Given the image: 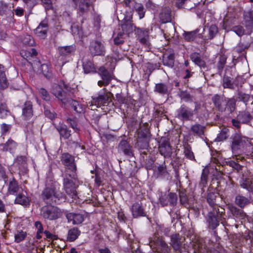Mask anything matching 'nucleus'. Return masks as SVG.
I'll use <instances>...</instances> for the list:
<instances>
[{"label": "nucleus", "mask_w": 253, "mask_h": 253, "mask_svg": "<svg viewBox=\"0 0 253 253\" xmlns=\"http://www.w3.org/2000/svg\"><path fill=\"white\" fill-rule=\"evenodd\" d=\"M52 93L64 105H71L76 112H84L85 109L84 106L72 98L73 93L69 91L67 86L64 83L54 84L52 86Z\"/></svg>", "instance_id": "f257e3e1"}, {"label": "nucleus", "mask_w": 253, "mask_h": 253, "mask_svg": "<svg viewBox=\"0 0 253 253\" xmlns=\"http://www.w3.org/2000/svg\"><path fill=\"white\" fill-rule=\"evenodd\" d=\"M41 197L43 201L48 204H59L66 199L64 194L53 187H45Z\"/></svg>", "instance_id": "f03ea898"}, {"label": "nucleus", "mask_w": 253, "mask_h": 253, "mask_svg": "<svg viewBox=\"0 0 253 253\" xmlns=\"http://www.w3.org/2000/svg\"><path fill=\"white\" fill-rule=\"evenodd\" d=\"M212 101L215 107L221 112L227 114L233 113L236 108V100L234 98H226L223 96L215 95Z\"/></svg>", "instance_id": "7ed1b4c3"}, {"label": "nucleus", "mask_w": 253, "mask_h": 253, "mask_svg": "<svg viewBox=\"0 0 253 253\" xmlns=\"http://www.w3.org/2000/svg\"><path fill=\"white\" fill-rule=\"evenodd\" d=\"M13 11L7 4L0 3V24L8 27L13 25L15 22Z\"/></svg>", "instance_id": "20e7f679"}, {"label": "nucleus", "mask_w": 253, "mask_h": 253, "mask_svg": "<svg viewBox=\"0 0 253 253\" xmlns=\"http://www.w3.org/2000/svg\"><path fill=\"white\" fill-rule=\"evenodd\" d=\"M76 49V46L74 45L59 47L56 65H59L62 67L69 61V58L72 54H74Z\"/></svg>", "instance_id": "39448f33"}, {"label": "nucleus", "mask_w": 253, "mask_h": 253, "mask_svg": "<svg viewBox=\"0 0 253 253\" xmlns=\"http://www.w3.org/2000/svg\"><path fill=\"white\" fill-rule=\"evenodd\" d=\"M41 215L45 220H54L62 216V212L57 207L45 206L41 209Z\"/></svg>", "instance_id": "423d86ee"}, {"label": "nucleus", "mask_w": 253, "mask_h": 253, "mask_svg": "<svg viewBox=\"0 0 253 253\" xmlns=\"http://www.w3.org/2000/svg\"><path fill=\"white\" fill-rule=\"evenodd\" d=\"M61 161L65 166L66 169L71 172V173L68 174L69 176L75 179L77 176V168L74 157L68 153H65L61 156Z\"/></svg>", "instance_id": "0eeeda50"}, {"label": "nucleus", "mask_w": 253, "mask_h": 253, "mask_svg": "<svg viewBox=\"0 0 253 253\" xmlns=\"http://www.w3.org/2000/svg\"><path fill=\"white\" fill-rule=\"evenodd\" d=\"M249 142L248 138L242 136L239 134H235L232 138L231 148L235 154H239L241 149Z\"/></svg>", "instance_id": "6e6552de"}, {"label": "nucleus", "mask_w": 253, "mask_h": 253, "mask_svg": "<svg viewBox=\"0 0 253 253\" xmlns=\"http://www.w3.org/2000/svg\"><path fill=\"white\" fill-rule=\"evenodd\" d=\"M89 51L93 56H104L106 49L104 43L99 40H93L90 42Z\"/></svg>", "instance_id": "1a4fd4ad"}, {"label": "nucleus", "mask_w": 253, "mask_h": 253, "mask_svg": "<svg viewBox=\"0 0 253 253\" xmlns=\"http://www.w3.org/2000/svg\"><path fill=\"white\" fill-rule=\"evenodd\" d=\"M132 11L133 9L129 12H126V14H125L122 20L121 27L123 31L122 33L124 34V35H129L132 33L134 28H135V29L136 28L133 26L132 23Z\"/></svg>", "instance_id": "9d476101"}, {"label": "nucleus", "mask_w": 253, "mask_h": 253, "mask_svg": "<svg viewBox=\"0 0 253 253\" xmlns=\"http://www.w3.org/2000/svg\"><path fill=\"white\" fill-rule=\"evenodd\" d=\"M193 116V110L184 104L176 111V117L183 122L192 120Z\"/></svg>", "instance_id": "9b49d317"}, {"label": "nucleus", "mask_w": 253, "mask_h": 253, "mask_svg": "<svg viewBox=\"0 0 253 253\" xmlns=\"http://www.w3.org/2000/svg\"><path fill=\"white\" fill-rule=\"evenodd\" d=\"M68 174H66L63 179V187L66 193L72 198H75L77 195L76 187L73 180H76L77 177L69 179Z\"/></svg>", "instance_id": "f8f14e48"}, {"label": "nucleus", "mask_w": 253, "mask_h": 253, "mask_svg": "<svg viewBox=\"0 0 253 253\" xmlns=\"http://www.w3.org/2000/svg\"><path fill=\"white\" fill-rule=\"evenodd\" d=\"M111 93H105L99 94L98 96L92 98L90 106H95L97 108L104 106L105 104L109 102Z\"/></svg>", "instance_id": "ddd939ff"}, {"label": "nucleus", "mask_w": 253, "mask_h": 253, "mask_svg": "<svg viewBox=\"0 0 253 253\" xmlns=\"http://www.w3.org/2000/svg\"><path fill=\"white\" fill-rule=\"evenodd\" d=\"M135 32L137 40L142 44H149L150 31L148 29L137 28L135 29Z\"/></svg>", "instance_id": "4468645a"}, {"label": "nucleus", "mask_w": 253, "mask_h": 253, "mask_svg": "<svg viewBox=\"0 0 253 253\" xmlns=\"http://www.w3.org/2000/svg\"><path fill=\"white\" fill-rule=\"evenodd\" d=\"M160 204L163 206L169 205L174 207L177 204V196L174 193H169L168 195H162L159 198Z\"/></svg>", "instance_id": "2eb2a0df"}, {"label": "nucleus", "mask_w": 253, "mask_h": 253, "mask_svg": "<svg viewBox=\"0 0 253 253\" xmlns=\"http://www.w3.org/2000/svg\"><path fill=\"white\" fill-rule=\"evenodd\" d=\"M76 4L78 13L80 16H83L87 13L89 7L91 6L90 0H72Z\"/></svg>", "instance_id": "dca6fc26"}, {"label": "nucleus", "mask_w": 253, "mask_h": 253, "mask_svg": "<svg viewBox=\"0 0 253 253\" xmlns=\"http://www.w3.org/2000/svg\"><path fill=\"white\" fill-rule=\"evenodd\" d=\"M159 152L165 158L171 157L172 152L169 140L167 138H162L160 142Z\"/></svg>", "instance_id": "f3484780"}, {"label": "nucleus", "mask_w": 253, "mask_h": 253, "mask_svg": "<svg viewBox=\"0 0 253 253\" xmlns=\"http://www.w3.org/2000/svg\"><path fill=\"white\" fill-rule=\"evenodd\" d=\"M32 103L30 101H26L22 106L21 117L25 121H29L33 117Z\"/></svg>", "instance_id": "a211bd4d"}, {"label": "nucleus", "mask_w": 253, "mask_h": 253, "mask_svg": "<svg viewBox=\"0 0 253 253\" xmlns=\"http://www.w3.org/2000/svg\"><path fill=\"white\" fill-rule=\"evenodd\" d=\"M130 211L133 218L146 216V212L144 208L141 203H139V202L133 203L130 208Z\"/></svg>", "instance_id": "6ab92c4d"}, {"label": "nucleus", "mask_w": 253, "mask_h": 253, "mask_svg": "<svg viewBox=\"0 0 253 253\" xmlns=\"http://www.w3.org/2000/svg\"><path fill=\"white\" fill-rule=\"evenodd\" d=\"M48 30V25L46 20L42 21L39 25L35 29L34 32L37 37L44 39L46 37Z\"/></svg>", "instance_id": "aec40b11"}, {"label": "nucleus", "mask_w": 253, "mask_h": 253, "mask_svg": "<svg viewBox=\"0 0 253 253\" xmlns=\"http://www.w3.org/2000/svg\"><path fill=\"white\" fill-rule=\"evenodd\" d=\"M153 242L154 246L157 247L162 253H170V248L162 238L156 236L154 238Z\"/></svg>", "instance_id": "412c9836"}, {"label": "nucleus", "mask_w": 253, "mask_h": 253, "mask_svg": "<svg viewBox=\"0 0 253 253\" xmlns=\"http://www.w3.org/2000/svg\"><path fill=\"white\" fill-rule=\"evenodd\" d=\"M216 212L215 210L209 212L207 214V220L209 223V227L211 229H215L219 225V221L217 220V216L219 211Z\"/></svg>", "instance_id": "4be33fe9"}, {"label": "nucleus", "mask_w": 253, "mask_h": 253, "mask_svg": "<svg viewBox=\"0 0 253 253\" xmlns=\"http://www.w3.org/2000/svg\"><path fill=\"white\" fill-rule=\"evenodd\" d=\"M7 186V193L9 195H16L20 190H22V187L18 185L17 181L14 178L9 179Z\"/></svg>", "instance_id": "5701e85b"}, {"label": "nucleus", "mask_w": 253, "mask_h": 253, "mask_svg": "<svg viewBox=\"0 0 253 253\" xmlns=\"http://www.w3.org/2000/svg\"><path fill=\"white\" fill-rule=\"evenodd\" d=\"M66 218L68 222H72L73 224H81L84 220L83 214L79 213H69L66 214Z\"/></svg>", "instance_id": "b1692460"}, {"label": "nucleus", "mask_w": 253, "mask_h": 253, "mask_svg": "<svg viewBox=\"0 0 253 253\" xmlns=\"http://www.w3.org/2000/svg\"><path fill=\"white\" fill-rule=\"evenodd\" d=\"M99 71L102 80L105 82V86H107L110 83L112 80L114 79V76L104 67H100Z\"/></svg>", "instance_id": "393cba45"}, {"label": "nucleus", "mask_w": 253, "mask_h": 253, "mask_svg": "<svg viewBox=\"0 0 253 253\" xmlns=\"http://www.w3.org/2000/svg\"><path fill=\"white\" fill-rule=\"evenodd\" d=\"M118 151L122 152L125 155L131 156L132 155V152L131 149V146L128 142L126 140H122L120 141L118 145Z\"/></svg>", "instance_id": "a878e982"}, {"label": "nucleus", "mask_w": 253, "mask_h": 253, "mask_svg": "<svg viewBox=\"0 0 253 253\" xmlns=\"http://www.w3.org/2000/svg\"><path fill=\"white\" fill-rule=\"evenodd\" d=\"M182 243V238L179 234H175L171 236L170 244L175 251H180Z\"/></svg>", "instance_id": "bb28decb"}, {"label": "nucleus", "mask_w": 253, "mask_h": 253, "mask_svg": "<svg viewBox=\"0 0 253 253\" xmlns=\"http://www.w3.org/2000/svg\"><path fill=\"white\" fill-rule=\"evenodd\" d=\"M16 197L14 200V203L17 204L21 205L23 206H28L30 205V200L29 198L23 192H19L17 195H15Z\"/></svg>", "instance_id": "cd10ccee"}, {"label": "nucleus", "mask_w": 253, "mask_h": 253, "mask_svg": "<svg viewBox=\"0 0 253 253\" xmlns=\"http://www.w3.org/2000/svg\"><path fill=\"white\" fill-rule=\"evenodd\" d=\"M190 59L197 65L201 68L206 67L205 62L201 58L200 54L198 52H193L190 55Z\"/></svg>", "instance_id": "c85d7f7f"}, {"label": "nucleus", "mask_w": 253, "mask_h": 253, "mask_svg": "<svg viewBox=\"0 0 253 253\" xmlns=\"http://www.w3.org/2000/svg\"><path fill=\"white\" fill-rule=\"evenodd\" d=\"M160 18L162 23H165L171 20V10L168 7H166L162 9L160 14Z\"/></svg>", "instance_id": "c756f323"}, {"label": "nucleus", "mask_w": 253, "mask_h": 253, "mask_svg": "<svg viewBox=\"0 0 253 253\" xmlns=\"http://www.w3.org/2000/svg\"><path fill=\"white\" fill-rule=\"evenodd\" d=\"M83 67L85 74L96 72L95 66L91 60L83 59Z\"/></svg>", "instance_id": "7c9ffc66"}, {"label": "nucleus", "mask_w": 253, "mask_h": 253, "mask_svg": "<svg viewBox=\"0 0 253 253\" xmlns=\"http://www.w3.org/2000/svg\"><path fill=\"white\" fill-rule=\"evenodd\" d=\"M56 129L60 135V137L64 139H68L71 136V130L65 125L61 124L56 127Z\"/></svg>", "instance_id": "2f4dec72"}, {"label": "nucleus", "mask_w": 253, "mask_h": 253, "mask_svg": "<svg viewBox=\"0 0 253 253\" xmlns=\"http://www.w3.org/2000/svg\"><path fill=\"white\" fill-rule=\"evenodd\" d=\"M216 197V194L214 192H209L208 194L207 197V201L210 206L212 208V210H215L216 213L218 212V208L215 204V198Z\"/></svg>", "instance_id": "473e14b6"}, {"label": "nucleus", "mask_w": 253, "mask_h": 253, "mask_svg": "<svg viewBox=\"0 0 253 253\" xmlns=\"http://www.w3.org/2000/svg\"><path fill=\"white\" fill-rule=\"evenodd\" d=\"M2 150L4 151H9L12 153L17 147L16 143L11 139H9L4 144L1 145Z\"/></svg>", "instance_id": "72a5a7b5"}, {"label": "nucleus", "mask_w": 253, "mask_h": 253, "mask_svg": "<svg viewBox=\"0 0 253 253\" xmlns=\"http://www.w3.org/2000/svg\"><path fill=\"white\" fill-rule=\"evenodd\" d=\"M244 19L246 27H252L253 26V12L252 10L244 11Z\"/></svg>", "instance_id": "f704fd0d"}, {"label": "nucleus", "mask_w": 253, "mask_h": 253, "mask_svg": "<svg viewBox=\"0 0 253 253\" xmlns=\"http://www.w3.org/2000/svg\"><path fill=\"white\" fill-rule=\"evenodd\" d=\"M154 91L161 94H167L169 93V87L165 83H158L155 84Z\"/></svg>", "instance_id": "c9c22d12"}, {"label": "nucleus", "mask_w": 253, "mask_h": 253, "mask_svg": "<svg viewBox=\"0 0 253 253\" xmlns=\"http://www.w3.org/2000/svg\"><path fill=\"white\" fill-rule=\"evenodd\" d=\"M149 130L145 126H141L137 130V139H148Z\"/></svg>", "instance_id": "e433bc0d"}, {"label": "nucleus", "mask_w": 253, "mask_h": 253, "mask_svg": "<svg viewBox=\"0 0 253 253\" xmlns=\"http://www.w3.org/2000/svg\"><path fill=\"white\" fill-rule=\"evenodd\" d=\"M237 119L241 123H247L250 121L252 119L250 114L248 112H241L237 115Z\"/></svg>", "instance_id": "4c0bfd02"}, {"label": "nucleus", "mask_w": 253, "mask_h": 253, "mask_svg": "<svg viewBox=\"0 0 253 253\" xmlns=\"http://www.w3.org/2000/svg\"><path fill=\"white\" fill-rule=\"evenodd\" d=\"M80 231L77 228L73 227L70 229L68 233V240L70 242L74 241L80 235Z\"/></svg>", "instance_id": "58836bf2"}, {"label": "nucleus", "mask_w": 253, "mask_h": 253, "mask_svg": "<svg viewBox=\"0 0 253 253\" xmlns=\"http://www.w3.org/2000/svg\"><path fill=\"white\" fill-rule=\"evenodd\" d=\"M205 127L199 124H196L191 126V131L195 134L201 136L204 133Z\"/></svg>", "instance_id": "ea45409f"}, {"label": "nucleus", "mask_w": 253, "mask_h": 253, "mask_svg": "<svg viewBox=\"0 0 253 253\" xmlns=\"http://www.w3.org/2000/svg\"><path fill=\"white\" fill-rule=\"evenodd\" d=\"M236 204L240 207L243 208L249 204V200L243 196L238 195L235 199Z\"/></svg>", "instance_id": "a19ab883"}, {"label": "nucleus", "mask_w": 253, "mask_h": 253, "mask_svg": "<svg viewBox=\"0 0 253 253\" xmlns=\"http://www.w3.org/2000/svg\"><path fill=\"white\" fill-rule=\"evenodd\" d=\"M157 68H158L157 64L147 63L145 65V75H147L148 80H149L150 76L152 73Z\"/></svg>", "instance_id": "79ce46f5"}, {"label": "nucleus", "mask_w": 253, "mask_h": 253, "mask_svg": "<svg viewBox=\"0 0 253 253\" xmlns=\"http://www.w3.org/2000/svg\"><path fill=\"white\" fill-rule=\"evenodd\" d=\"M163 64L169 67H173L174 64V54L170 53L167 57H164L163 60Z\"/></svg>", "instance_id": "37998d69"}, {"label": "nucleus", "mask_w": 253, "mask_h": 253, "mask_svg": "<svg viewBox=\"0 0 253 253\" xmlns=\"http://www.w3.org/2000/svg\"><path fill=\"white\" fill-rule=\"evenodd\" d=\"M134 8L138 14L140 19H141L144 17L145 9L141 3L135 2V4L134 5Z\"/></svg>", "instance_id": "c03bdc74"}, {"label": "nucleus", "mask_w": 253, "mask_h": 253, "mask_svg": "<svg viewBox=\"0 0 253 253\" xmlns=\"http://www.w3.org/2000/svg\"><path fill=\"white\" fill-rule=\"evenodd\" d=\"M158 176L162 178H168L169 173L167 171V167L165 164L160 165L158 167Z\"/></svg>", "instance_id": "a18cd8bd"}, {"label": "nucleus", "mask_w": 253, "mask_h": 253, "mask_svg": "<svg viewBox=\"0 0 253 253\" xmlns=\"http://www.w3.org/2000/svg\"><path fill=\"white\" fill-rule=\"evenodd\" d=\"M67 121L76 132H79L80 129L78 127V121L77 118L76 117L68 118L67 119Z\"/></svg>", "instance_id": "49530a36"}, {"label": "nucleus", "mask_w": 253, "mask_h": 253, "mask_svg": "<svg viewBox=\"0 0 253 253\" xmlns=\"http://www.w3.org/2000/svg\"><path fill=\"white\" fill-rule=\"evenodd\" d=\"M227 58V56L224 54H220L219 55L218 61L217 63V68L219 72L222 71L226 64Z\"/></svg>", "instance_id": "de8ad7c7"}, {"label": "nucleus", "mask_w": 253, "mask_h": 253, "mask_svg": "<svg viewBox=\"0 0 253 253\" xmlns=\"http://www.w3.org/2000/svg\"><path fill=\"white\" fill-rule=\"evenodd\" d=\"M180 202L185 207L189 206L188 198L185 190H181L179 193Z\"/></svg>", "instance_id": "09e8293b"}, {"label": "nucleus", "mask_w": 253, "mask_h": 253, "mask_svg": "<svg viewBox=\"0 0 253 253\" xmlns=\"http://www.w3.org/2000/svg\"><path fill=\"white\" fill-rule=\"evenodd\" d=\"M22 42L25 45L32 46L35 45V42L34 38L30 35H25L22 38Z\"/></svg>", "instance_id": "8fccbe9b"}, {"label": "nucleus", "mask_w": 253, "mask_h": 253, "mask_svg": "<svg viewBox=\"0 0 253 253\" xmlns=\"http://www.w3.org/2000/svg\"><path fill=\"white\" fill-rule=\"evenodd\" d=\"M10 114L5 102L0 103V118H4Z\"/></svg>", "instance_id": "3c124183"}, {"label": "nucleus", "mask_w": 253, "mask_h": 253, "mask_svg": "<svg viewBox=\"0 0 253 253\" xmlns=\"http://www.w3.org/2000/svg\"><path fill=\"white\" fill-rule=\"evenodd\" d=\"M9 85L8 81L6 77L5 72L0 74V88L5 89Z\"/></svg>", "instance_id": "603ef678"}, {"label": "nucleus", "mask_w": 253, "mask_h": 253, "mask_svg": "<svg viewBox=\"0 0 253 253\" xmlns=\"http://www.w3.org/2000/svg\"><path fill=\"white\" fill-rule=\"evenodd\" d=\"M184 153L185 156L188 159L193 160H195V157L194 153L191 150V147L188 144H187L184 146Z\"/></svg>", "instance_id": "864d4df0"}, {"label": "nucleus", "mask_w": 253, "mask_h": 253, "mask_svg": "<svg viewBox=\"0 0 253 253\" xmlns=\"http://www.w3.org/2000/svg\"><path fill=\"white\" fill-rule=\"evenodd\" d=\"M136 143L138 148L142 150L147 149L149 147L148 139H137Z\"/></svg>", "instance_id": "5fc2aeb1"}, {"label": "nucleus", "mask_w": 253, "mask_h": 253, "mask_svg": "<svg viewBox=\"0 0 253 253\" xmlns=\"http://www.w3.org/2000/svg\"><path fill=\"white\" fill-rule=\"evenodd\" d=\"M27 235L26 232L22 230L18 231L14 235V241L16 243H19L23 241Z\"/></svg>", "instance_id": "6e6d98bb"}, {"label": "nucleus", "mask_w": 253, "mask_h": 253, "mask_svg": "<svg viewBox=\"0 0 253 253\" xmlns=\"http://www.w3.org/2000/svg\"><path fill=\"white\" fill-rule=\"evenodd\" d=\"M223 86L224 88H233V84L230 77L226 76L223 77Z\"/></svg>", "instance_id": "4d7b16f0"}, {"label": "nucleus", "mask_w": 253, "mask_h": 253, "mask_svg": "<svg viewBox=\"0 0 253 253\" xmlns=\"http://www.w3.org/2000/svg\"><path fill=\"white\" fill-rule=\"evenodd\" d=\"M196 32L195 31L185 32L183 34L184 39L187 42H191L194 40L196 38Z\"/></svg>", "instance_id": "13d9d810"}, {"label": "nucleus", "mask_w": 253, "mask_h": 253, "mask_svg": "<svg viewBox=\"0 0 253 253\" xmlns=\"http://www.w3.org/2000/svg\"><path fill=\"white\" fill-rule=\"evenodd\" d=\"M179 96L181 99L185 102H190L192 101V96L187 91H181L179 93Z\"/></svg>", "instance_id": "bf43d9fd"}, {"label": "nucleus", "mask_w": 253, "mask_h": 253, "mask_svg": "<svg viewBox=\"0 0 253 253\" xmlns=\"http://www.w3.org/2000/svg\"><path fill=\"white\" fill-rule=\"evenodd\" d=\"M218 32L217 27L215 25H211L209 29V38H213Z\"/></svg>", "instance_id": "052dcab7"}, {"label": "nucleus", "mask_w": 253, "mask_h": 253, "mask_svg": "<svg viewBox=\"0 0 253 253\" xmlns=\"http://www.w3.org/2000/svg\"><path fill=\"white\" fill-rule=\"evenodd\" d=\"M240 185L243 188L247 189L248 191L252 190V182L250 179H245L241 181Z\"/></svg>", "instance_id": "680f3d73"}, {"label": "nucleus", "mask_w": 253, "mask_h": 253, "mask_svg": "<svg viewBox=\"0 0 253 253\" xmlns=\"http://www.w3.org/2000/svg\"><path fill=\"white\" fill-rule=\"evenodd\" d=\"M124 34L122 32H119L114 39V43L116 45L123 44L124 42Z\"/></svg>", "instance_id": "e2e57ef3"}, {"label": "nucleus", "mask_w": 253, "mask_h": 253, "mask_svg": "<svg viewBox=\"0 0 253 253\" xmlns=\"http://www.w3.org/2000/svg\"><path fill=\"white\" fill-rule=\"evenodd\" d=\"M227 137V131L226 130H222L218 134L217 137L215 139V141L220 142L225 140Z\"/></svg>", "instance_id": "0e129e2a"}, {"label": "nucleus", "mask_w": 253, "mask_h": 253, "mask_svg": "<svg viewBox=\"0 0 253 253\" xmlns=\"http://www.w3.org/2000/svg\"><path fill=\"white\" fill-rule=\"evenodd\" d=\"M231 31L235 32L239 36L243 35L245 32L244 28L240 25L233 27Z\"/></svg>", "instance_id": "69168bd1"}, {"label": "nucleus", "mask_w": 253, "mask_h": 253, "mask_svg": "<svg viewBox=\"0 0 253 253\" xmlns=\"http://www.w3.org/2000/svg\"><path fill=\"white\" fill-rule=\"evenodd\" d=\"M39 92L42 98L46 101L50 100V95L47 91L43 88H41L39 89Z\"/></svg>", "instance_id": "338daca9"}, {"label": "nucleus", "mask_w": 253, "mask_h": 253, "mask_svg": "<svg viewBox=\"0 0 253 253\" xmlns=\"http://www.w3.org/2000/svg\"><path fill=\"white\" fill-rule=\"evenodd\" d=\"M116 97L118 103L121 104H126L127 103V99L126 98V97L123 96L121 94L117 93L116 95Z\"/></svg>", "instance_id": "774afa93"}]
</instances>
